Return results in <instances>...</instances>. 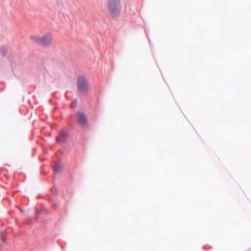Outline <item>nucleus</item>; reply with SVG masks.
<instances>
[{
	"mask_svg": "<svg viewBox=\"0 0 251 251\" xmlns=\"http://www.w3.org/2000/svg\"><path fill=\"white\" fill-rule=\"evenodd\" d=\"M30 38L33 42L45 46L50 45L52 38V35L50 33H47L42 37L32 36Z\"/></svg>",
	"mask_w": 251,
	"mask_h": 251,
	"instance_id": "obj_1",
	"label": "nucleus"
},
{
	"mask_svg": "<svg viewBox=\"0 0 251 251\" xmlns=\"http://www.w3.org/2000/svg\"><path fill=\"white\" fill-rule=\"evenodd\" d=\"M108 7L110 14L112 16L117 15L120 11V0H109Z\"/></svg>",
	"mask_w": 251,
	"mask_h": 251,
	"instance_id": "obj_2",
	"label": "nucleus"
},
{
	"mask_svg": "<svg viewBox=\"0 0 251 251\" xmlns=\"http://www.w3.org/2000/svg\"><path fill=\"white\" fill-rule=\"evenodd\" d=\"M77 87L82 92H86L89 90V85L87 80L83 76H79L77 80Z\"/></svg>",
	"mask_w": 251,
	"mask_h": 251,
	"instance_id": "obj_3",
	"label": "nucleus"
},
{
	"mask_svg": "<svg viewBox=\"0 0 251 251\" xmlns=\"http://www.w3.org/2000/svg\"><path fill=\"white\" fill-rule=\"evenodd\" d=\"M77 121L79 124L83 128L88 127V122L86 116L82 112H79L77 114Z\"/></svg>",
	"mask_w": 251,
	"mask_h": 251,
	"instance_id": "obj_4",
	"label": "nucleus"
},
{
	"mask_svg": "<svg viewBox=\"0 0 251 251\" xmlns=\"http://www.w3.org/2000/svg\"><path fill=\"white\" fill-rule=\"evenodd\" d=\"M67 138V133L66 132L62 131L59 134V136H58L56 140L57 142H64Z\"/></svg>",
	"mask_w": 251,
	"mask_h": 251,
	"instance_id": "obj_5",
	"label": "nucleus"
},
{
	"mask_svg": "<svg viewBox=\"0 0 251 251\" xmlns=\"http://www.w3.org/2000/svg\"><path fill=\"white\" fill-rule=\"evenodd\" d=\"M62 168V166L59 163H55L53 169L54 172H57L60 171Z\"/></svg>",
	"mask_w": 251,
	"mask_h": 251,
	"instance_id": "obj_6",
	"label": "nucleus"
},
{
	"mask_svg": "<svg viewBox=\"0 0 251 251\" xmlns=\"http://www.w3.org/2000/svg\"><path fill=\"white\" fill-rule=\"evenodd\" d=\"M76 104H77V101H76V100H75L73 102V103H72V104L71 105V107L72 108H74V107H75L76 106Z\"/></svg>",
	"mask_w": 251,
	"mask_h": 251,
	"instance_id": "obj_7",
	"label": "nucleus"
},
{
	"mask_svg": "<svg viewBox=\"0 0 251 251\" xmlns=\"http://www.w3.org/2000/svg\"><path fill=\"white\" fill-rule=\"evenodd\" d=\"M5 232L3 231V232H1V238H2V240L3 241H5Z\"/></svg>",
	"mask_w": 251,
	"mask_h": 251,
	"instance_id": "obj_8",
	"label": "nucleus"
}]
</instances>
